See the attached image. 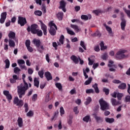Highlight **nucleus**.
Masks as SVG:
<instances>
[{
  "mask_svg": "<svg viewBox=\"0 0 130 130\" xmlns=\"http://www.w3.org/2000/svg\"><path fill=\"white\" fill-rule=\"evenodd\" d=\"M23 81L24 84L21 83L17 86V92L19 98H22V97L25 95L26 91H27L29 88V85L28 83L26 82L25 79H23Z\"/></svg>",
  "mask_w": 130,
  "mask_h": 130,
  "instance_id": "obj_1",
  "label": "nucleus"
},
{
  "mask_svg": "<svg viewBox=\"0 0 130 130\" xmlns=\"http://www.w3.org/2000/svg\"><path fill=\"white\" fill-rule=\"evenodd\" d=\"M49 25L50 27L49 32L52 36H54V35L56 34V30H55V29H57V26H56V25L53 23V21L50 22Z\"/></svg>",
  "mask_w": 130,
  "mask_h": 130,
  "instance_id": "obj_2",
  "label": "nucleus"
},
{
  "mask_svg": "<svg viewBox=\"0 0 130 130\" xmlns=\"http://www.w3.org/2000/svg\"><path fill=\"white\" fill-rule=\"evenodd\" d=\"M100 105L101 106V110L104 111V110H108L109 109V104L104 101L103 99H101L99 101Z\"/></svg>",
  "mask_w": 130,
  "mask_h": 130,
  "instance_id": "obj_3",
  "label": "nucleus"
},
{
  "mask_svg": "<svg viewBox=\"0 0 130 130\" xmlns=\"http://www.w3.org/2000/svg\"><path fill=\"white\" fill-rule=\"evenodd\" d=\"M126 52V50H121L118 51L115 55L116 58L117 59H122V58H125V57H127L128 55H125L124 53Z\"/></svg>",
  "mask_w": 130,
  "mask_h": 130,
  "instance_id": "obj_4",
  "label": "nucleus"
},
{
  "mask_svg": "<svg viewBox=\"0 0 130 130\" xmlns=\"http://www.w3.org/2000/svg\"><path fill=\"white\" fill-rule=\"evenodd\" d=\"M39 29L38 28V25L37 24H32L30 26H28L27 28V30L28 32L30 31L31 32L32 34H36L37 33V31H38Z\"/></svg>",
  "mask_w": 130,
  "mask_h": 130,
  "instance_id": "obj_5",
  "label": "nucleus"
},
{
  "mask_svg": "<svg viewBox=\"0 0 130 130\" xmlns=\"http://www.w3.org/2000/svg\"><path fill=\"white\" fill-rule=\"evenodd\" d=\"M120 15H121L120 19L121 21L120 23V26H121V29L123 31H124L125 29V26H126V20H125V19H124V14L122 12L120 13Z\"/></svg>",
  "mask_w": 130,
  "mask_h": 130,
  "instance_id": "obj_6",
  "label": "nucleus"
},
{
  "mask_svg": "<svg viewBox=\"0 0 130 130\" xmlns=\"http://www.w3.org/2000/svg\"><path fill=\"white\" fill-rule=\"evenodd\" d=\"M18 24H19L21 26H25V24H27L26 18L21 16L18 17Z\"/></svg>",
  "mask_w": 130,
  "mask_h": 130,
  "instance_id": "obj_7",
  "label": "nucleus"
},
{
  "mask_svg": "<svg viewBox=\"0 0 130 130\" xmlns=\"http://www.w3.org/2000/svg\"><path fill=\"white\" fill-rule=\"evenodd\" d=\"M14 104H16L17 106L22 107L24 104V103H23V100H19V98L17 96H16L14 99Z\"/></svg>",
  "mask_w": 130,
  "mask_h": 130,
  "instance_id": "obj_8",
  "label": "nucleus"
},
{
  "mask_svg": "<svg viewBox=\"0 0 130 130\" xmlns=\"http://www.w3.org/2000/svg\"><path fill=\"white\" fill-rule=\"evenodd\" d=\"M40 23H41V29L43 31L44 35H47V26L43 23V22L42 21L40 20Z\"/></svg>",
  "mask_w": 130,
  "mask_h": 130,
  "instance_id": "obj_9",
  "label": "nucleus"
},
{
  "mask_svg": "<svg viewBox=\"0 0 130 130\" xmlns=\"http://www.w3.org/2000/svg\"><path fill=\"white\" fill-rule=\"evenodd\" d=\"M111 103L113 106H118L121 104V102L116 100L114 98L111 99Z\"/></svg>",
  "mask_w": 130,
  "mask_h": 130,
  "instance_id": "obj_10",
  "label": "nucleus"
},
{
  "mask_svg": "<svg viewBox=\"0 0 130 130\" xmlns=\"http://www.w3.org/2000/svg\"><path fill=\"white\" fill-rule=\"evenodd\" d=\"M18 80H20V77H19L17 75L14 74L12 76V78L10 79V83L11 84H15Z\"/></svg>",
  "mask_w": 130,
  "mask_h": 130,
  "instance_id": "obj_11",
  "label": "nucleus"
},
{
  "mask_svg": "<svg viewBox=\"0 0 130 130\" xmlns=\"http://www.w3.org/2000/svg\"><path fill=\"white\" fill-rule=\"evenodd\" d=\"M66 6H67V3H66L64 1H61L60 2V6L59 7V9H61L62 11L66 13Z\"/></svg>",
  "mask_w": 130,
  "mask_h": 130,
  "instance_id": "obj_12",
  "label": "nucleus"
},
{
  "mask_svg": "<svg viewBox=\"0 0 130 130\" xmlns=\"http://www.w3.org/2000/svg\"><path fill=\"white\" fill-rule=\"evenodd\" d=\"M3 94L6 95L7 99H8V101L10 102L11 100H12L13 97L12 95L10 94V92L8 90H4L3 91Z\"/></svg>",
  "mask_w": 130,
  "mask_h": 130,
  "instance_id": "obj_13",
  "label": "nucleus"
},
{
  "mask_svg": "<svg viewBox=\"0 0 130 130\" xmlns=\"http://www.w3.org/2000/svg\"><path fill=\"white\" fill-rule=\"evenodd\" d=\"M0 19V23L1 24H4L5 23V21L6 19H7V12H3L1 14Z\"/></svg>",
  "mask_w": 130,
  "mask_h": 130,
  "instance_id": "obj_14",
  "label": "nucleus"
},
{
  "mask_svg": "<svg viewBox=\"0 0 130 130\" xmlns=\"http://www.w3.org/2000/svg\"><path fill=\"white\" fill-rule=\"evenodd\" d=\"M81 19H82V20H84V21H88V20H91V19H92V16L90 14L88 15H82Z\"/></svg>",
  "mask_w": 130,
  "mask_h": 130,
  "instance_id": "obj_15",
  "label": "nucleus"
},
{
  "mask_svg": "<svg viewBox=\"0 0 130 130\" xmlns=\"http://www.w3.org/2000/svg\"><path fill=\"white\" fill-rule=\"evenodd\" d=\"M45 77L46 78L47 81H50L51 80H52V76L49 72H45Z\"/></svg>",
  "mask_w": 130,
  "mask_h": 130,
  "instance_id": "obj_16",
  "label": "nucleus"
},
{
  "mask_svg": "<svg viewBox=\"0 0 130 130\" xmlns=\"http://www.w3.org/2000/svg\"><path fill=\"white\" fill-rule=\"evenodd\" d=\"M104 26H105L106 29L108 31L109 34H111V36H113V34L112 33V29H111V27L107 26L106 23H104Z\"/></svg>",
  "mask_w": 130,
  "mask_h": 130,
  "instance_id": "obj_17",
  "label": "nucleus"
},
{
  "mask_svg": "<svg viewBox=\"0 0 130 130\" xmlns=\"http://www.w3.org/2000/svg\"><path fill=\"white\" fill-rule=\"evenodd\" d=\"M71 28L74 29L75 31L78 33L81 31V27H79V26L77 25H73L71 24Z\"/></svg>",
  "mask_w": 130,
  "mask_h": 130,
  "instance_id": "obj_18",
  "label": "nucleus"
},
{
  "mask_svg": "<svg viewBox=\"0 0 130 130\" xmlns=\"http://www.w3.org/2000/svg\"><path fill=\"white\" fill-rule=\"evenodd\" d=\"M8 37L10 38V39H16V33L14 31H10L9 34H8Z\"/></svg>",
  "mask_w": 130,
  "mask_h": 130,
  "instance_id": "obj_19",
  "label": "nucleus"
},
{
  "mask_svg": "<svg viewBox=\"0 0 130 130\" xmlns=\"http://www.w3.org/2000/svg\"><path fill=\"white\" fill-rule=\"evenodd\" d=\"M71 59L73 60V61L76 64L79 63V58L75 55H72L71 57Z\"/></svg>",
  "mask_w": 130,
  "mask_h": 130,
  "instance_id": "obj_20",
  "label": "nucleus"
},
{
  "mask_svg": "<svg viewBox=\"0 0 130 130\" xmlns=\"http://www.w3.org/2000/svg\"><path fill=\"white\" fill-rule=\"evenodd\" d=\"M17 123L19 127H23V119L21 117H18Z\"/></svg>",
  "mask_w": 130,
  "mask_h": 130,
  "instance_id": "obj_21",
  "label": "nucleus"
},
{
  "mask_svg": "<svg viewBox=\"0 0 130 130\" xmlns=\"http://www.w3.org/2000/svg\"><path fill=\"white\" fill-rule=\"evenodd\" d=\"M34 86L37 88H39V78H35L34 80Z\"/></svg>",
  "mask_w": 130,
  "mask_h": 130,
  "instance_id": "obj_22",
  "label": "nucleus"
},
{
  "mask_svg": "<svg viewBox=\"0 0 130 130\" xmlns=\"http://www.w3.org/2000/svg\"><path fill=\"white\" fill-rule=\"evenodd\" d=\"M92 88H94L96 94H98L100 92L99 88H98V84L95 83L94 84L92 85Z\"/></svg>",
  "mask_w": 130,
  "mask_h": 130,
  "instance_id": "obj_23",
  "label": "nucleus"
},
{
  "mask_svg": "<svg viewBox=\"0 0 130 130\" xmlns=\"http://www.w3.org/2000/svg\"><path fill=\"white\" fill-rule=\"evenodd\" d=\"M33 43L35 44L37 47L39 48L40 47V40H37L36 39H34Z\"/></svg>",
  "mask_w": 130,
  "mask_h": 130,
  "instance_id": "obj_24",
  "label": "nucleus"
},
{
  "mask_svg": "<svg viewBox=\"0 0 130 130\" xmlns=\"http://www.w3.org/2000/svg\"><path fill=\"white\" fill-rule=\"evenodd\" d=\"M9 44L10 47H15V46H16V44H15V42L12 39L9 40Z\"/></svg>",
  "mask_w": 130,
  "mask_h": 130,
  "instance_id": "obj_25",
  "label": "nucleus"
},
{
  "mask_svg": "<svg viewBox=\"0 0 130 130\" xmlns=\"http://www.w3.org/2000/svg\"><path fill=\"white\" fill-rule=\"evenodd\" d=\"M113 63H114V62H113V61L109 60V64H108V67L109 68H115V69H116V66L114 65Z\"/></svg>",
  "mask_w": 130,
  "mask_h": 130,
  "instance_id": "obj_26",
  "label": "nucleus"
},
{
  "mask_svg": "<svg viewBox=\"0 0 130 130\" xmlns=\"http://www.w3.org/2000/svg\"><path fill=\"white\" fill-rule=\"evenodd\" d=\"M105 121L108 122V123H113L114 121V118H105Z\"/></svg>",
  "mask_w": 130,
  "mask_h": 130,
  "instance_id": "obj_27",
  "label": "nucleus"
},
{
  "mask_svg": "<svg viewBox=\"0 0 130 130\" xmlns=\"http://www.w3.org/2000/svg\"><path fill=\"white\" fill-rule=\"evenodd\" d=\"M64 39V36L63 35H61L59 40V42L58 43V45H61V44H63V40Z\"/></svg>",
  "mask_w": 130,
  "mask_h": 130,
  "instance_id": "obj_28",
  "label": "nucleus"
},
{
  "mask_svg": "<svg viewBox=\"0 0 130 130\" xmlns=\"http://www.w3.org/2000/svg\"><path fill=\"white\" fill-rule=\"evenodd\" d=\"M100 45L101 46V50H105V49H107V46L104 45V42H101Z\"/></svg>",
  "mask_w": 130,
  "mask_h": 130,
  "instance_id": "obj_29",
  "label": "nucleus"
},
{
  "mask_svg": "<svg viewBox=\"0 0 130 130\" xmlns=\"http://www.w3.org/2000/svg\"><path fill=\"white\" fill-rule=\"evenodd\" d=\"M126 88V84L124 83H122L121 84H120L118 86L119 89H121V90H124Z\"/></svg>",
  "mask_w": 130,
  "mask_h": 130,
  "instance_id": "obj_30",
  "label": "nucleus"
},
{
  "mask_svg": "<svg viewBox=\"0 0 130 130\" xmlns=\"http://www.w3.org/2000/svg\"><path fill=\"white\" fill-rule=\"evenodd\" d=\"M58 113H59L58 111H56L54 113V116L51 119V120H56V118H57V115H58Z\"/></svg>",
  "mask_w": 130,
  "mask_h": 130,
  "instance_id": "obj_31",
  "label": "nucleus"
},
{
  "mask_svg": "<svg viewBox=\"0 0 130 130\" xmlns=\"http://www.w3.org/2000/svg\"><path fill=\"white\" fill-rule=\"evenodd\" d=\"M66 30L67 31V33H68L70 35H76L75 32L71 30L69 27H66Z\"/></svg>",
  "mask_w": 130,
  "mask_h": 130,
  "instance_id": "obj_32",
  "label": "nucleus"
},
{
  "mask_svg": "<svg viewBox=\"0 0 130 130\" xmlns=\"http://www.w3.org/2000/svg\"><path fill=\"white\" fill-rule=\"evenodd\" d=\"M63 16V13L62 12H59L57 14V18L58 19V20H59L60 21H61V20H62V17Z\"/></svg>",
  "mask_w": 130,
  "mask_h": 130,
  "instance_id": "obj_33",
  "label": "nucleus"
},
{
  "mask_svg": "<svg viewBox=\"0 0 130 130\" xmlns=\"http://www.w3.org/2000/svg\"><path fill=\"white\" fill-rule=\"evenodd\" d=\"M4 62L6 63L5 69H9V68H10V60H9V59H6L4 61Z\"/></svg>",
  "mask_w": 130,
  "mask_h": 130,
  "instance_id": "obj_34",
  "label": "nucleus"
},
{
  "mask_svg": "<svg viewBox=\"0 0 130 130\" xmlns=\"http://www.w3.org/2000/svg\"><path fill=\"white\" fill-rule=\"evenodd\" d=\"M55 86H56V88H57L59 91L62 90V86L61 85V84L60 83H56Z\"/></svg>",
  "mask_w": 130,
  "mask_h": 130,
  "instance_id": "obj_35",
  "label": "nucleus"
},
{
  "mask_svg": "<svg viewBox=\"0 0 130 130\" xmlns=\"http://www.w3.org/2000/svg\"><path fill=\"white\" fill-rule=\"evenodd\" d=\"M50 94H51V92H49L48 94L46 96V99H45V102H49L50 101Z\"/></svg>",
  "mask_w": 130,
  "mask_h": 130,
  "instance_id": "obj_36",
  "label": "nucleus"
},
{
  "mask_svg": "<svg viewBox=\"0 0 130 130\" xmlns=\"http://www.w3.org/2000/svg\"><path fill=\"white\" fill-rule=\"evenodd\" d=\"M92 80H93L92 77H89L88 79L84 82V85L86 86L87 85H90V84H91V82H92Z\"/></svg>",
  "mask_w": 130,
  "mask_h": 130,
  "instance_id": "obj_37",
  "label": "nucleus"
},
{
  "mask_svg": "<svg viewBox=\"0 0 130 130\" xmlns=\"http://www.w3.org/2000/svg\"><path fill=\"white\" fill-rule=\"evenodd\" d=\"M67 122L68 124L71 125L72 123H73V116H70L69 118L68 119Z\"/></svg>",
  "mask_w": 130,
  "mask_h": 130,
  "instance_id": "obj_38",
  "label": "nucleus"
},
{
  "mask_svg": "<svg viewBox=\"0 0 130 130\" xmlns=\"http://www.w3.org/2000/svg\"><path fill=\"white\" fill-rule=\"evenodd\" d=\"M34 14L36 16H39V17H40L42 15V12H41L40 10H37V11H35Z\"/></svg>",
  "mask_w": 130,
  "mask_h": 130,
  "instance_id": "obj_39",
  "label": "nucleus"
},
{
  "mask_svg": "<svg viewBox=\"0 0 130 130\" xmlns=\"http://www.w3.org/2000/svg\"><path fill=\"white\" fill-rule=\"evenodd\" d=\"M92 101V99L90 97H88L86 99V101L85 102V105H88V104H90L91 103V102Z\"/></svg>",
  "mask_w": 130,
  "mask_h": 130,
  "instance_id": "obj_40",
  "label": "nucleus"
},
{
  "mask_svg": "<svg viewBox=\"0 0 130 130\" xmlns=\"http://www.w3.org/2000/svg\"><path fill=\"white\" fill-rule=\"evenodd\" d=\"M102 58H103L104 60H106L107 58H108V54H107V53H104L102 56Z\"/></svg>",
  "mask_w": 130,
  "mask_h": 130,
  "instance_id": "obj_41",
  "label": "nucleus"
},
{
  "mask_svg": "<svg viewBox=\"0 0 130 130\" xmlns=\"http://www.w3.org/2000/svg\"><path fill=\"white\" fill-rule=\"evenodd\" d=\"M94 118L96 120L97 122L100 123V122H102V121H103V120H102V118H101V117H100L95 116Z\"/></svg>",
  "mask_w": 130,
  "mask_h": 130,
  "instance_id": "obj_42",
  "label": "nucleus"
},
{
  "mask_svg": "<svg viewBox=\"0 0 130 130\" xmlns=\"http://www.w3.org/2000/svg\"><path fill=\"white\" fill-rule=\"evenodd\" d=\"M34 115V113L32 111H29L27 114L26 116L28 117H32Z\"/></svg>",
  "mask_w": 130,
  "mask_h": 130,
  "instance_id": "obj_43",
  "label": "nucleus"
},
{
  "mask_svg": "<svg viewBox=\"0 0 130 130\" xmlns=\"http://www.w3.org/2000/svg\"><path fill=\"white\" fill-rule=\"evenodd\" d=\"M17 62H18L19 66H21L22 64H25V61L23 59L18 60Z\"/></svg>",
  "mask_w": 130,
  "mask_h": 130,
  "instance_id": "obj_44",
  "label": "nucleus"
},
{
  "mask_svg": "<svg viewBox=\"0 0 130 130\" xmlns=\"http://www.w3.org/2000/svg\"><path fill=\"white\" fill-rule=\"evenodd\" d=\"M38 75L39 77L41 78V79H43V75H44V72H43V70L40 71L38 72Z\"/></svg>",
  "mask_w": 130,
  "mask_h": 130,
  "instance_id": "obj_45",
  "label": "nucleus"
},
{
  "mask_svg": "<svg viewBox=\"0 0 130 130\" xmlns=\"http://www.w3.org/2000/svg\"><path fill=\"white\" fill-rule=\"evenodd\" d=\"M86 93H87V94H91V93L93 94L94 89H86Z\"/></svg>",
  "mask_w": 130,
  "mask_h": 130,
  "instance_id": "obj_46",
  "label": "nucleus"
},
{
  "mask_svg": "<svg viewBox=\"0 0 130 130\" xmlns=\"http://www.w3.org/2000/svg\"><path fill=\"white\" fill-rule=\"evenodd\" d=\"M25 108V112H28L29 110V107H28V103H25L24 105Z\"/></svg>",
  "mask_w": 130,
  "mask_h": 130,
  "instance_id": "obj_47",
  "label": "nucleus"
},
{
  "mask_svg": "<svg viewBox=\"0 0 130 130\" xmlns=\"http://www.w3.org/2000/svg\"><path fill=\"white\" fill-rule=\"evenodd\" d=\"M19 72H21V69H20L18 67H15L14 69V73L15 74H18Z\"/></svg>",
  "mask_w": 130,
  "mask_h": 130,
  "instance_id": "obj_48",
  "label": "nucleus"
},
{
  "mask_svg": "<svg viewBox=\"0 0 130 130\" xmlns=\"http://www.w3.org/2000/svg\"><path fill=\"white\" fill-rule=\"evenodd\" d=\"M37 34L38 36H39V37H41L42 35H43V33L42 32V30L38 29L37 30V32L36 33Z\"/></svg>",
  "mask_w": 130,
  "mask_h": 130,
  "instance_id": "obj_49",
  "label": "nucleus"
},
{
  "mask_svg": "<svg viewBox=\"0 0 130 130\" xmlns=\"http://www.w3.org/2000/svg\"><path fill=\"white\" fill-rule=\"evenodd\" d=\"M123 96V94L122 93L118 92V93L117 94V97L118 98V100H120L121 99V98H122Z\"/></svg>",
  "mask_w": 130,
  "mask_h": 130,
  "instance_id": "obj_50",
  "label": "nucleus"
},
{
  "mask_svg": "<svg viewBox=\"0 0 130 130\" xmlns=\"http://www.w3.org/2000/svg\"><path fill=\"white\" fill-rule=\"evenodd\" d=\"M89 119H90V116H86L83 118V121H85V122H88Z\"/></svg>",
  "mask_w": 130,
  "mask_h": 130,
  "instance_id": "obj_51",
  "label": "nucleus"
},
{
  "mask_svg": "<svg viewBox=\"0 0 130 130\" xmlns=\"http://www.w3.org/2000/svg\"><path fill=\"white\" fill-rule=\"evenodd\" d=\"M123 10H124L125 14H126L127 17L130 18V10H126V9H125V8H123Z\"/></svg>",
  "mask_w": 130,
  "mask_h": 130,
  "instance_id": "obj_52",
  "label": "nucleus"
},
{
  "mask_svg": "<svg viewBox=\"0 0 130 130\" xmlns=\"http://www.w3.org/2000/svg\"><path fill=\"white\" fill-rule=\"evenodd\" d=\"M103 91L105 92L106 95H108V94H109V89L108 88H104Z\"/></svg>",
  "mask_w": 130,
  "mask_h": 130,
  "instance_id": "obj_53",
  "label": "nucleus"
},
{
  "mask_svg": "<svg viewBox=\"0 0 130 130\" xmlns=\"http://www.w3.org/2000/svg\"><path fill=\"white\" fill-rule=\"evenodd\" d=\"M80 45H81V46H82V47H83V49H84V50H86V45H85V43L84 42V41L80 42Z\"/></svg>",
  "mask_w": 130,
  "mask_h": 130,
  "instance_id": "obj_54",
  "label": "nucleus"
},
{
  "mask_svg": "<svg viewBox=\"0 0 130 130\" xmlns=\"http://www.w3.org/2000/svg\"><path fill=\"white\" fill-rule=\"evenodd\" d=\"M93 35L94 36H96L97 37H101V33H100V31H96Z\"/></svg>",
  "mask_w": 130,
  "mask_h": 130,
  "instance_id": "obj_55",
  "label": "nucleus"
},
{
  "mask_svg": "<svg viewBox=\"0 0 130 130\" xmlns=\"http://www.w3.org/2000/svg\"><path fill=\"white\" fill-rule=\"evenodd\" d=\"M100 10H93L92 11V13L93 14H95V15H96V16H98L99 14H100Z\"/></svg>",
  "mask_w": 130,
  "mask_h": 130,
  "instance_id": "obj_56",
  "label": "nucleus"
},
{
  "mask_svg": "<svg viewBox=\"0 0 130 130\" xmlns=\"http://www.w3.org/2000/svg\"><path fill=\"white\" fill-rule=\"evenodd\" d=\"M26 48L29 52H33V48L31 46H28L26 47Z\"/></svg>",
  "mask_w": 130,
  "mask_h": 130,
  "instance_id": "obj_57",
  "label": "nucleus"
},
{
  "mask_svg": "<svg viewBox=\"0 0 130 130\" xmlns=\"http://www.w3.org/2000/svg\"><path fill=\"white\" fill-rule=\"evenodd\" d=\"M60 113L61 115H62V114H64V110L63 109V107H62L60 108Z\"/></svg>",
  "mask_w": 130,
  "mask_h": 130,
  "instance_id": "obj_58",
  "label": "nucleus"
},
{
  "mask_svg": "<svg viewBox=\"0 0 130 130\" xmlns=\"http://www.w3.org/2000/svg\"><path fill=\"white\" fill-rule=\"evenodd\" d=\"M118 93V92L114 91L111 95L112 97H113V98H116V97H117Z\"/></svg>",
  "mask_w": 130,
  "mask_h": 130,
  "instance_id": "obj_59",
  "label": "nucleus"
},
{
  "mask_svg": "<svg viewBox=\"0 0 130 130\" xmlns=\"http://www.w3.org/2000/svg\"><path fill=\"white\" fill-rule=\"evenodd\" d=\"M113 83L114 84H120V83H121V81H120L119 80L115 79L113 81Z\"/></svg>",
  "mask_w": 130,
  "mask_h": 130,
  "instance_id": "obj_60",
  "label": "nucleus"
},
{
  "mask_svg": "<svg viewBox=\"0 0 130 130\" xmlns=\"http://www.w3.org/2000/svg\"><path fill=\"white\" fill-rule=\"evenodd\" d=\"M31 43V42H30V40H27L25 41V46L26 47H27L28 46H30V44Z\"/></svg>",
  "mask_w": 130,
  "mask_h": 130,
  "instance_id": "obj_61",
  "label": "nucleus"
},
{
  "mask_svg": "<svg viewBox=\"0 0 130 130\" xmlns=\"http://www.w3.org/2000/svg\"><path fill=\"white\" fill-rule=\"evenodd\" d=\"M94 50L97 52H98V51H100V47H99V46H95L94 47Z\"/></svg>",
  "mask_w": 130,
  "mask_h": 130,
  "instance_id": "obj_62",
  "label": "nucleus"
},
{
  "mask_svg": "<svg viewBox=\"0 0 130 130\" xmlns=\"http://www.w3.org/2000/svg\"><path fill=\"white\" fill-rule=\"evenodd\" d=\"M70 93L71 95H74V94H76V89H73L70 91Z\"/></svg>",
  "mask_w": 130,
  "mask_h": 130,
  "instance_id": "obj_63",
  "label": "nucleus"
},
{
  "mask_svg": "<svg viewBox=\"0 0 130 130\" xmlns=\"http://www.w3.org/2000/svg\"><path fill=\"white\" fill-rule=\"evenodd\" d=\"M126 102H130V96L127 95L125 97Z\"/></svg>",
  "mask_w": 130,
  "mask_h": 130,
  "instance_id": "obj_64",
  "label": "nucleus"
}]
</instances>
